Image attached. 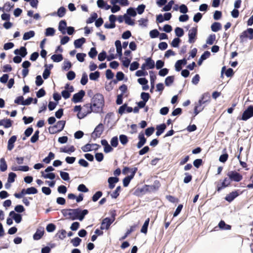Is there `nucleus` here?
I'll use <instances>...</instances> for the list:
<instances>
[{"mask_svg": "<svg viewBox=\"0 0 253 253\" xmlns=\"http://www.w3.org/2000/svg\"><path fill=\"white\" fill-rule=\"evenodd\" d=\"M63 215L72 220L79 219L82 221L85 215L87 214L88 211L87 210H81L80 209H64L62 211Z\"/></svg>", "mask_w": 253, "mask_h": 253, "instance_id": "obj_1", "label": "nucleus"}, {"mask_svg": "<svg viewBox=\"0 0 253 253\" xmlns=\"http://www.w3.org/2000/svg\"><path fill=\"white\" fill-rule=\"evenodd\" d=\"M104 100L103 95L100 93L95 94L91 99V104L92 105L94 113H99L104 106Z\"/></svg>", "mask_w": 253, "mask_h": 253, "instance_id": "obj_2", "label": "nucleus"}, {"mask_svg": "<svg viewBox=\"0 0 253 253\" xmlns=\"http://www.w3.org/2000/svg\"><path fill=\"white\" fill-rule=\"evenodd\" d=\"M93 109L90 103L85 104L82 107V112L78 113L77 117L80 119H83L88 114L93 112Z\"/></svg>", "mask_w": 253, "mask_h": 253, "instance_id": "obj_3", "label": "nucleus"}, {"mask_svg": "<svg viewBox=\"0 0 253 253\" xmlns=\"http://www.w3.org/2000/svg\"><path fill=\"white\" fill-rule=\"evenodd\" d=\"M232 180L230 176L225 177L222 180V182H216V190L217 192H220L222 189L226 187L229 186L232 182Z\"/></svg>", "mask_w": 253, "mask_h": 253, "instance_id": "obj_4", "label": "nucleus"}, {"mask_svg": "<svg viewBox=\"0 0 253 253\" xmlns=\"http://www.w3.org/2000/svg\"><path fill=\"white\" fill-rule=\"evenodd\" d=\"M115 220V214H112L111 218L106 217L104 218L101 223L100 229L101 230H108L109 229L111 224Z\"/></svg>", "mask_w": 253, "mask_h": 253, "instance_id": "obj_5", "label": "nucleus"}, {"mask_svg": "<svg viewBox=\"0 0 253 253\" xmlns=\"http://www.w3.org/2000/svg\"><path fill=\"white\" fill-rule=\"evenodd\" d=\"M253 39V29L248 28L246 30L243 31L240 35V40L241 42H244L246 39Z\"/></svg>", "mask_w": 253, "mask_h": 253, "instance_id": "obj_6", "label": "nucleus"}, {"mask_svg": "<svg viewBox=\"0 0 253 253\" xmlns=\"http://www.w3.org/2000/svg\"><path fill=\"white\" fill-rule=\"evenodd\" d=\"M104 131V126L102 123H100L95 128L93 132L91 134V137L95 140L96 138L100 137Z\"/></svg>", "mask_w": 253, "mask_h": 253, "instance_id": "obj_7", "label": "nucleus"}, {"mask_svg": "<svg viewBox=\"0 0 253 253\" xmlns=\"http://www.w3.org/2000/svg\"><path fill=\"white\" fill-rule=\"evenodd\" d=\"M227 176H230L232 181L239 182L243 179V176L236 170L229 171L226 174Z\"/></svg>", "mask_w": 253, "mask_h": 253, "instance_id": "obj_8", "label": "nucleus"}, {"mask_svg": "<svg viewBox=\"0 0 253 253\" xmlns=\"http://www.w3.org/2000/svg\"><path fill=\"white\" fill-rule=\"evenodd\" d=\"M242 192L240 190H236L232 191L227 194L225 197V200L230 203L233 201L236 197L241 195Z\"/></svg>", "mask_w": 253, "mask_h": 253, "instance_id": "obj_9", "label": "nucleus"}, {"mask_svg": "<svg viewBox=\"0 0 253 253\" xmlns=\"http://www.w3.org/2000/svg\"><path fill=\"white\" fill-rule=\"evenodd\" d=\"M253 116V105L249 106L248 108L243 112L241 119L243 121H247Z\"/></svg>", "mask_w": 253, "mask_h": 253, "instance_id": "obj_10", "label": "nucleus"}, {"mask_svg": "<svg viewBox=\"0 0 253 253\" xmlns=\"http://www.w3.org/2000/svg\"><path fill=\"white\" fill-rule=\"evenodd\" d=\"M137 171V168L136 167L131 169V174L129 175H128L127 176H126L123 179V185H124V187H127L128 185L130 180L134 177Z\"/></svg>", "mask_w": 253, "mask_h": 253, "instance_id": "obj_11", "label": "nucleus"}, {"mask_svg": "<svg viewBox=\"0 0 253 253\" xmlns=\"http://www.w3.org/2000/svg\"><path fill=\"white\" fill-rule=\"evenodd\" d=\"M197 27H193L191 29H190L189 31L188 42L190 43H194L196 41L197 39Z\"/></svg>", "mask_w": 253, "mask_h": 253, "instance_id": "obj_12", "label": "nucleus"}, {"mask_svg": "<svg viewBox=\"0 0 253 253\" xmlns=\"http://www.w3.org/2000/svg\"><path fill=\"white\" fill-rule=\"evenodd\" d=\"M85 95V91L81 90L79 92L73 95L72 101L74 103H78L82 101V99Z\"/></svg>", "mask_w": 253, "mask_h": 253, "instance_id": "obj_13", "label": "nucleus"}, {"mask_svg": "<svg viewBox=\"0 0 253 253\" xmlns=\"http://www.w3.org/2000/svg\"><path fill=\"white\" fill-rule=\"evenodd\" d=\"M205 104L201 100H199L198 102L195 103V107H194V114L195 116L197 115L200 112L202 111L205 107L203 106V105Z\"/></svg>", "mask_w": 253, "mask_h": 253, "instance_id": "obj_14", "label": "nucleus"}, {"mask_svg": "<svg viewBox=\"0 0 253 253\" xmlns=\"http://www.w3.org/2000/svg\"><path fill=\"white\" fill-rule=\"evenodd\" d=\"M225 74L227 77H232L234 74V72L232 68H228L226 70V67L223 66L221 71V76L220 78L223 79L224 78L223 74Z\"/></svg>", "mask_w": 253, "mask_h": 253, "instance_id": "obj_15", "label": "nucleus"}, {"mask_svg": "<svg viewBox=\"0 0 253 253\" xmlns=\"http://www.w3.org/2000/svg\"><path fill=\"white\" fill-rule=\"evenodd\" d=\"M139 141L137 144V147L138 148H141L146 142V138L144 136V134L143 132H140L138 136Z\"/></svg>", "mask_w": 253, "mask_h": 253, "instance_id": "obj_16", "label": "nucleus"}, {"mask_svg": "<svg viewBox=\"0 0 253 253\" xmlns=\"http://www.w3.org/2000/svg\"><path fill=\"white\" fill-rule=\"evenodd\" d=\"M14 53L16 55H20L22 57H25L27 54V49L24 46H21L20 49H15Z\"/></svg>", "mask_w": 253, "mask_h": 253, "instance_id": "obj_17", "label": "nucleus"}, {"mask_svg": "<svg viewBox=\"0 0 253 253\" xmlns=\"http://www.w3.org/2000/svg\"><path fill=\"white\" fill-rule=\"evenodd\" d=\"M9 216L12 217L15 221L19 223L22 220V216L21 214L15 213L14 211H11L9 214Z\"/></svg>", "mask_w": 253, "mask_h": 253, "instance_id": "obj_18", "label": "nucleus"}, {"mask_svg": "<svg viewBox=\"0 0 253 253\" xmlns=\"http://www.w3.org/2000/svg\"><path fill=\"white\" fill-rule=\"evenodd\" d=\"M167 128V125L165 124H162L160 125H158L156 126V134L157 136H160L162 134L166 128Z\"/></svg>", "mask_w": 253, "mask_h": 253, "instance_id": "obj_19", "label": "nucleus"}, {"mask_svg": "<svg viewBox=\"0 0 253 253\" xmlns=\"http://www.w3.org/2000/svg\"><path fill=\"white\" fill-rule=\"evenodd\" d=\"M66 12V9L64 7L61 6L58 9L57 12L53 13L51 14V15L54 16L57 15L59 17H62L65 15Z\"/></svg>", "mask_w": 253, "mask_h": 253, "instance_id": "obj_20", "label": "nucleus"}, {"mask_svg": "<svg viewBox=\"0 0 253 253\" xmlns=\"http://www.w3.org/2000/svg\"><path fill=\"white\" fill-rule=\"evenodd\" d=\"M119 180V178L116 177H110L108 179L109 186L110 189H113L115 187V184L117 183Z\"/></svg>", "mask_w": 253, "mask_h": 253, "instance_id": "obj_21", "label": "nucleus"}, {"mask_svg": "<svg viewBox=\"0 0 253 253\" xmlns=\"http://www.w3.org/2000/svg\"><path fill=\"white\" fill-rule=\"evenodd\" d=\"M17 137L15 135L12 136L8 141L7 149L9 151L14 148V143L16 141Z\"/></svg>", "mask_w": 253, "mask_h": 253, "instance_id": "obj_22", "label": "nucleus"}, {"mask_svg": "<svg viewBox=\"0 0 253 253\" xmlns=\"http://www.w3.org/2000/svg\"><path fill=\"white\" fill-rule=\"evenodd\" d=\"M12 121L10 119H2L0 120V126H3L5 128H9L12 126Z\"/></svg>", "mask_w": 253, "mask_h": 253, "instance_id": "obj_23", "label": "nucleus"}, {"mask_svg": "<svg viewBox=\"0 0 253 253\" xmlns=\"http://www.w3.org/2000/svg\"><path fill=\"white\" fill-rule=\"evenodd\" d=\"M85 41L86 40L84 38H81L80 39L76 40L74 42L75 47L77 48L81 47L82 45L85 42Z\"/></svg>", "mask_w": 253, "mask_h": 253, "instance_id": "obj_24", "label": "nucleus"}, {"mask_svg": "<svg viewBox=\"0 0 253 253\" xmlns=\"http://www.w3.org/2000/svg\"><path fill=\"white\" fill-rule=\"evenodd\" d=\"M67 26V23L65 20H61L59 23L58 30L63 34L66 33L65 29Z\"/></svg>", "mask_w": 253, "mask_h": 253, "instance_id": "obj_25", "label": "nucleus"}, {"mask_svg": "<svg viewBox=\"0 0 253 253\" xmlns=\"http://www.w3.org/2000/svg\"><path fill=\"white\" fill-rule=\"evenodd\" d=\"M145 63L147 66V69H153L155 67V62L151 57L146 59Z\"/></svg>", "mask_w": 253, "mask_h": 253, "instance_id": "obj_26", "label": "nucleus"}, {"mask_svg": "<svg viewBox=\"0 0 253 253\" xmlns=\"http://www.w3.org/2000/svg\"><path fill=\"white\" fill-rule=\"evenodd\" d=\"M218 227L221 230H229L231 229V226L226 224L224 221L222 220L219 222Z\"/></svg>", "mask_w": 253, "mask_h": 253, "instance_id": "obj_27", "label": "nucleus"}, {"mask_svg": "<svg viewBox=\"0 0 253 253\" xmlns=\"http://www.w3.org/2000/svg\"><path fill=\"white\" fill-rule=\"evenodd\" d=\"M75 150V148L74 146L72 145L69 147H64V148H61L60 151L61 152L70 154L71 153L74 152Z\"/></svg>", "mask_w": 253, "mask_h": 253, "instance_id": "obj_28", "label": "nucleus"}, {"mask_svg": "<svg viewBox=\"0 0 253 253\" xmlns=\"http://www.w3.org/2000/svg\"><path fill=\"white\" fill-rule=\"evenodd\" d=\"M213 32H216L221 29V24L219 22H214L211 26Z\"/></svg>", "mask_w": 253, "mask_h": 253, "instance_id": "obj_29", "label": "nucleus"}, {"mask_svg": "<svg viewBox=\"0 0 253 253\" xmlns=\"http://www.w3.org/2000/svg\"><path fill=\"white\" fill-rule=\"evenodd\" d=\"M44 231L37 230L36 232L34 234L33 238L35 240H40L43 235Z\"/></svg>", "mask_w": 253, "mask_h": 253, "instance_id": "obj_30", "label": "nucleus"}, {"mask_svg": "<svg viewBox=\"0 0 253 253\" xmlns=\"http://www.w3.org/2000/svg\"><path fill=\"white\" fill-rule=\"evenodd\" d=\"M11 169L13 171L21 170V171H27L29 169V167L27 166H22L12 167Z\"/></svg>", "mask_w": 253, "mask_h": 253, "instance_id": "obj_31", "label": "nucleus"}, {"mask_svg": "<svg viewBox=\"0 0 253 253\" xmlns=\"http://www.w3.org/2000/svg\"><path fill=\"white\" fill-rule=\"evenodd\" d=\"M7 168L6 163L4 158H2L0 160V170L1 171H5Z\"/></svg>", "mask_w": 253, "mask_h": 253, "instance_id": "obj_32", "label": "nucleus"}, {"mask_svg": "<svg viewBox=\"0 0 253 253\" xmlns=\"http://www.w3.org/2000/svg\"><path fill=\"white\" fill-rule=\"evenodd\" d=\"M66 122L65 121H59L55 125L59 132L62 131L65 126Z\"/></svg>", "mask_w": 253, "mask_h": 253, "instance_id": "obj_33", "label": "nucleus"}, {"mask_svg": "<svg viewBox=\"0 0 253 253\" xmlns=\"http://www.w3.org/2000/svg\"><path fill=\"white\" fill-rule=\"evenodd\" d=\"M66 231L65 230L62 229L56 233L55 236L59 239L63 240L66 237Z\"/></svg>", "mask_w": 253, "mask_h": 253, "instance_id": "obj_34", "label": "nucleus"}, {"mask_svg": "<svg viewBox=\"0 0 253 253\" xmlns=\"http://www.w3.org/2000/svg\"><path fill=\"white\" fill-rule=\"evenodd\" d=\"M199 100H201L204 103H206L207 102H209L210 101V93L209 92L204 93Z\"/></svg>", "mask_w": 253, "mask_h": 253, "instance_id": "obj_35", "label": "nucleus"}, {"mask_svg": "<svg viewBox=\"0 0 253 253\" xmlns=\"http://www.w3.org/2000/svg\"><path fill=\"white\" fill-rule=\"evenodd\" d=\"M150 221V218H148L145 221L142 228L141 229V232L143 233L146 234L147 232V229L149 225Z\"/></svg>", "mask_w": 253, "mask_h": 253, "instance_id": "obj_36", "label": "nucleus"}, {"mask_svg": "<svg viewBox=\"0 0 253 253\" xmlns=\"http://www.w3.org/2000/svg\"><path fill=\"white\" fill-rule=\"evenodd\" d=\"M54 157V154L50 152L49 153L48 156L43 159L42 161L45 164H49L51 160L53 159Z\"/></svg>", "mask_w": 253, "mask_h": 253, "instance_id": "obj_37", "label": "nucleus"}, {"mask_svg": "<svg viewBox=\"0 0 253 253\" xmlns=\"http://www.w3.org/2000/svg\"><path fill=\"white\" fill-rule=\"evenodd\" d=\"M51 59L55 62H59L63 60V57L62 55L61 54H53L51 56Z\"/></svg>", "mask_w": 253, "mask_h": 253, "instance_id": "obj_38", "label": "nucleus"}, {"mask_svg": "<svg viewBox=\"0 0 253 253\" xmlns=\"http://www.w3.org/2000/svg\"><path fill=\"white\" fill-rule=\"evenodd\" d=\"M14 7V4L10 3L9 2H6L3 6V11H5L6 12H9L11 8Z\"/></svg>", "mask_w": 253, "mask_h": 253, "instance_id": "obj_39", "label": "nucleus"}, {"mask_svg": "<svg viewBox=\"0 0 253 253\" xmlns=\"http://www.w3.org/2000/svg\"><path fill=\"white\" fill-rule=\"evenodd\" d=\"M35 32L33 31H30L29 32L25 33L23 37L24 40H28L30 38L33 37L35 36Z\"/></svg>", "mask_w": 253, "mask_h": 253, "instance_id": "obj_40", "label": "nucleus"}, {"mask_svg": "<svg viewBox=\"0 0 253 253\" xmlns=\"http://www.w3.org/2000/svg\"><path fill=\"white\" fill-rule=\"evenodd\" d=\"M97 14L95 12L91 14L90 16L87 19L86 23L90 24L93 23L97 18Z\"/></svg>", "mask_w": 253, "mask_h": 253, "instance_id": "obj_41", "label": "nucleus"}, {"mask_svg": "<svg viewBox=\"0 0 253 253\" xmlns=\"http://www.w3.org/2000/svg\"><path fill=\"white\" fill-rule=\"evenodd\" d=\"M53 67V65L52 64L50 65L49 66V69H48L47 68H46L42 74V76L44 79H47L50 76V69L51 68Z\"/></svg>", "mask_w": 253, "mask_h": 253, "instance_id": "obj_42", "label": "nucleus"}, {"mask_svg": "<svg viewBox=\"0 0 253 253\" xmlns=\"http://www.w3.org/2000/svg\"><path fill=\"white\" fill-rule=\"evenodd\" d=\"M215 39L216 36L215 34L210 35L207 40V43L210 45L213 44L214 41H215Z\"/></svg>", "mask_w": 253, "mask_h": 253, "instance_id": "obj_43", "label": "nucleus"}, {"mask_svg": "<svg viewBox=\"0 0 253 253\" xmlns=\"http://www.w3.org/2000/svg\"><path fill=\"white\" fill-rule=\"evenodd\" d=\"M89 76L90 80L95 81L99 78L100 76V73L98 71H95L94 73H91Z\"/></svg>", "mask_w": 253, "mask_h": 253, "instance_id": "obj_44", "label": "nucleus"}, {"mask_svg": "<svg viewBox=\"0 0 253 253\" xmlns=\"http://www.w3.org/2000/svg\"><path fill=\"white\" fill-rule=\"evenodd\" d=\"M174 77L173 76H168L165 79V84L167 86L170 85L174 82Z\"/></svg>", "mask_w": 253, "mask_h": 253, "instance_id": "obj_45", "label": "nucleus"}, {"mask_svg": "<svg viewBox=\"0 0 253 253\" xmlns=\"http://www.w3.org/2000/svg\"><path fill=\"white\" fill-rule=\"evenodd\" d=\"M150 77V82L151 84L152 85V88L154 87V83L156 79V76L155 75L154 73L152 71H149Z\"/></svg>", "mask_w": 253, "mask_h": 253, "instance_id": "obj_46", "label": "nucleus"}, {"mask_svg": "<svg viewBox=\"0 0 253 253\" xmlns=\"http://www.w3.org/2000/svg\"><path fill=\"white\" fill-rule=\"evenodd\" d=\"M173 4H174V1L173 0L169 1L168 2V3L163 8L162 11H169L171 9L172 6Z\"/></svg>", "mask_w": 253, "mask_h": 253, "instance_id": "obj_47", "label": "nucleus"}, {"mask_svg": "<svg viewBox=\"0 0 253 253\" xmlns=\"http://www.w3.org/2000/svg\"><path fill=\"white\" fill-rule=\"evenodd\" d=\"M124 19L125 23L129 25H133L134 24V21L131 19V18L127 14L124 15Z\"/></svg>", "mask_w": 253, "mask_h": 253, "instance_id": "obj_48", "label": "nucleus"}, {"mask_svg": "<svg viewBox=\"0 0 253 253\" xmlns=\"http://www.w3.org/2000/svg\"><path fill=\"white\" fill-rule=\"evenodd\" d=\"M82 242V240L79 237H75L71 241V243L74 247H78L80 245Z\"/></svg>", "mask_w": 253, "mask_h": 253, "instance_id": "obj_49", "label": "nucleus"}, {"mask_svg": "<svg viewBox=\"0 0 253 253\" xmlns=\"http://www.w3.org/2000/svg\"><path fill=\"white\" fill-rule=\"evenodd\" d=\"M42 175L45 178H49L50 179H53L55 177V173L51 172L47 174H44L43 171L41 172Z\"/></svg>", "mask_w": 253, "mask_h": 253, "instance_id": "obj_50", "label": "nucleus"}, {"mask_svg": "<svg viewBox=\"0 0 253 253\" xmlns=\"http://www.w3.org/2000/svg\"><path fill=\"white\" fill-rule=\"evenodd\" d=\"M92 146V144L87 143L82 147L81 149L84 152L91 151L92 150H93Z\"/></svg>", "mask_w": 253, "mask_h": 253, "instance_id": "obj_51", "label": "nucleus"}, {"mask_svg": "<svg viewBox=\"0 0 253 253\" xmlns=\"http://www.w3.org/2000/svg\"><path fill=\"white\" fill-rule=\"evenodd\" d=\"M102 192L101 191L96 192L92 196V200L93 202H96L102 196Z\"/></svg>", "mask_w": 253, "mask_h": 253, "instance_id": "obj_52", "label": "nucleus"}, {"mask_svg": "<svg viewBox=\"0 0 253 253\" xmlns=\"http://www.w3.org/2000/svg\"><path fill=\"white\" fill-rule=\"evenodd\" d=\"M175 33L176 36L181 37L184 35V31L182 28L180 27H176L175 29Z\"/></svg>", "mask_w": 253, "mask_h": 253, "instance_id": "obj_53", "label": "nucleus"}, {"mask_svg": "<svg viewBox=\"0 0 253 253\" xmlns=\"http://www.w3.org/2000/svg\"><path fill=\"white\" fill-rule=\"evenodd\" d=\"M97 54V51L95 47H92L88 52V55L91 58H94Z\"/></svg>", "mask_w": 253, "mask_h": 253, "instance_id": "obj_54", "label": "nucleus"}, {"mask_svg": "<svg viewBox=\"0 0 253 253\" xmlns=\"http://www.w3.org/2000/svg\"><path fill=\"white\" fill-rule=\"evenodd\" d=\"M121 190V187L120 186H118L116 190L111 194L112 197L115 199L117 198L119 196V192H120Z\"/></svg>", "mask_w": 253, "mask_h": 253, "instance_id": "obj_55", "label": "nucleus"}, {"mask_svg": "<svg viewBox=\"0 0 253 253\" xmlns=\"http://www.w3.org/2000/svg\"><path fill=\"white\" fill-rule=\"evenodd\" d=\"M60 174L61 177L63 180L65 181H68L70 179L69 174L68 172L64 171H60Z\"/></svg>", "mask_w": 253, "mask_h": 253, "instance_id": "obj_56", "label": "nucleus"}, {"mask_svg": "<svg viewBox=\"0 0 253 253\" xmlns=\"http://www.w3.org/2000/svg\"><path fill=\"white\" fill-rule=\"evenodd\" d=\"M181 42L180 39L179 38H174L171 43V45L174 47H177L178 46L180 42Z\"/></svg>", "mask_w": 253, "mask_h": 253, "instance_id": "obj_57", "label": "nucleus"}, {"mask_svg": "<svg viewBox=\"0 0 253 253\" xmlns=\"http://www.w3.org/2000/svg\"><path fill=\"white\" fill-rule=\"evenodd\" d=\"M55 33V30L53 28H47L46 29L45 35L46 36H53Z\"/></svg>", "mask_w": 253, "mask_h": 253, "instance_id": "obj_58", "label": "nucleus"}, {"mask_svg": "<svg viewBox=\"0 0 253 253\" xmlns=\"http://www.w3.org/2000/svg\"><path fill=\"white\" fill-rule=\"evenodd\" d=\"M120 140L123 145H126L128 142L127 137L124 134L120 135Z\"/></svg>", "mask_w": 253, "mask_h": 253, "instance_id": "obj_59", "label": "nucleus"}, {"mask_svg": "<svg viewBox=\"0 0 253 253\" xmlns=\"http://www.w3.org/2000/svg\"><path fill=\"white\" fill-rule=\"evenodd\" d=\"M150 97V96L148 93L143 92L141 93V98L142 99V101L147 102Z\"/></svg>", "mask_w": 253, "mask_h": 253, "instance_id": "obj_60", "label": "nucleus"}, {"mask_svg": "<svg viewBox=\"0 0 253 253\" xmlns=\"http://www.w3.org/2000/svg\"><path fill=\"white\" fill-rule=\"evenodd\" d=\"M16 177V174L12 172H11L8 174V182L9 183L13 182L15 180V178Z\"/></svg>", "mask_w": 253, "mask_h": 253, "instance_id": "obj_61", "label": "nucleus"}, {"mask_svg": "<svg viewBox=\"0 0 253 253\" xmlns=\"http://www.w3.org/2000/svg\"><path fill=\"white\" fill-rule=\"evenodd\" d=\"M26 192L27 194H35L38 193V190L36 188L31 187L26 189Z\"/></svg>", "mask_w": 253, "mask_h": 253, "instance_id": "obj_62", "label": "nucleus"}, {"mask_svg": "<svg viewBox=\"0 0 253 253\" xmlns=\"http://www.w3.org/2000/svg\"><path fill=\"white\" fill-rule=\"evenodd\" d=\"M86 56V54L84 53H79L76 55V57L78 60L81 62L84 61V57Z\"/></svg>", "mask_w": 253, "mask_h": 253, "instance_id": "obj_63", "label": "nucleus"}, {"mask_svg": "<svg viewBox=\"0 0 253 253\" xmlns=\"http://www.w3.org/2000/svg\"><path fill=\"white\" fill-rule=\"evenodd\" d=\"M56 228V226L53 223L48 224L46 227V231L48 232H53Z\"/></svg>", "mask_w": 253, "mask_h": 253, "instance_id": "obj_64", "label": "nucleus"}]
</instances>
